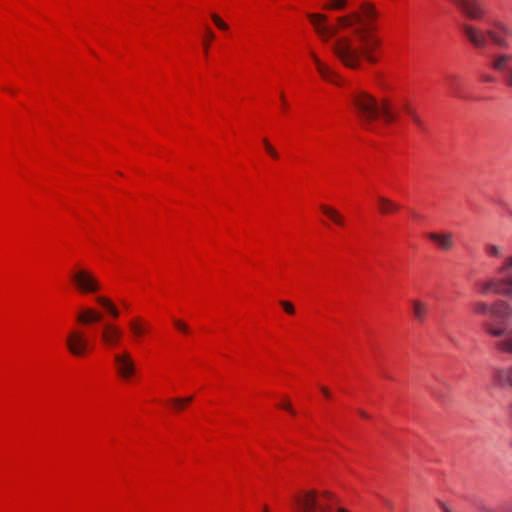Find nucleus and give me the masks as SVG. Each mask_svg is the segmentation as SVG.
<instances>
[{"label": "nucleus", "mask_w": 512, "mask_h": 512, "mask_svg": "<svg viewBox=\"0 0 512 512\" xmlns=\"http://www.w3.org/2000/svg\"><path fill=\"white\" fill-rule=\"evenodd\" d=\"M307 18L320 40L331 42V52L345 67L357 70L364 61H378L382 40L376 32L377 11L371 3L363 2L360 11L339 16L334 24H328V17L322 13H308Z\"/></svg>", "instance_id": "obj_1"}, {"label": "nucleus", "mask_w": 512, "mask_h": 512, "mask_svg": "<svg viewBox=\"0 0 512 512\" xmlns=\"http://www.w3.org/2000/svg\"><path fill=\"white\" fill-rule=\"evenodd\" d=\"M496 277H492L478 284L482 295L497 294L510 298L511 301L497 300L493 303L476 301L473 303V312L476 315L492 316L504 322L512 319V255L506 256L496 270Z\"/></svg>", "instance_id": "obj_2"}, {"label": "nucleus", "mask_w": 512, "mask_h": 512, "mask_svg": "<svg viewBox=\"0 0 512 512\" xmlns=\"http://www.w3.org/2000/svg\"><path fill=\"white\" fill-rule=\"evenodd\" d=\"M353 105L361 122L371 130H374L376 120L379 118L385 124L397 122L400 118V112L406 114L417 127L421 128L423 126V121L415 108L407 101L393 103L390 99L384 97L378 103L372 95L360 91L353 97Z\"/></svg>", "instance_id": "obj_3"}, {"label": "nucleus", "mask_w": 512, "mask_h": 512, "mask_svg": "<svg viewBox=\"0 0 512 512\" xmlns=\"http://www.w3.org/2000/svg\"><path fill=\"white\" fill-rule=\"evenodd\" d=\"M292 512H350L340 507L336 497L328 491H301L293 496Z\"/></svg>", "instance_id": "obj_4"}, {"label": "nucleus", "mask_w": 512, "mask_h": 512, "mask_svg": "<svg viewBox=\"0 0 512 512\" xmlns=\"http://www.w3.org/2000/svg\"><path fill=\"white\" fill-rule=\"evenodd\" d=\"M69 279L75 290L82 295H94L102 289L98 276L85 266H76L70 272Z\"/></svg>", "instance_id": "obj_5"}, {"label": "nucleus", "mask_w": 512, "mask_h": 512, "mask_svg": "<svg viewBox=\"0 0 512 512\" xmlns=\"http://www.w3.org/2000/svg\"><path fill=\"white\" fill-rule=\"evenodd\" d=\"M99 343L106 351L115 353L123 345L124 331L112 322H104L98 332Z\"/></svg>", "instance_id": "obj_6"}, {"label": "nucleus", "mask_w": 512, "mask_h": 512, "mask_svg": "<svg viewBox=\"0 0 512 512\" xmlns=\"http://www.w3.org/2000/svg\"><path fill=\"white\" fill-rule=\"evenodd\" d=\"M115 372L123 382H130L137 373L135 360L129 350L122 349L112 354Z\"/></svg>", "instance_id": "obj_7"}, {"label": "nucleus", "mask_w": 512, "mask_h": 512, "mask_svg": "<svg viewBox=\"0 0 512 512\" xmlns=\"http://www.w3.org/2000/svg\"><path fill=\"white\" fill-rule=\"evenodd\" d=\"M483 329L488 335L498 338L494 344L496 350L512 355V325L508 327L485 322Z\"/></svg>", "instance_id": "obj_8"}, {"label": "nucleus", "mask_w": 512, "mask_h": 512, "mask_svg": "<svg viewBox=\"0 0 512 512\" xmlns=\"http://www.w3.org/2000/svg\"><path fill=\"white\" fill-rule=\"evenodd\" d=\"M65 345L68 352L76 358L86 356L91 350L90 341L85 332L78 329H72L67 333Z\"/></svg>", "instance_id": "obj_9"}, {"label": "nucleus", "mask_w": 512, "mask_h": 512, "mask_svg": "<svg viewBox=\"0 0 512 512\" xmlns=\"http://www.w3.org/2000/svg\"><path fill=\"white\" fill-rule=\"evenodd\" d=\"M488 39L499 48H508L512 39V27L500 20L491 22L486 30Z\"/></svg>", "instance_id": "obj_10"}, {"label": "nucleus", "mask_w": 512, "mask_h": 512, "mask_svg": "<svg viewBox=\"0 0 512 512\" xmlns=\"http://www.w3.org/2000/svg\"><path fill=\"white\" fill-rule=\"evenodd\" d=\"M465 17L470 20L480 21L486 16V10L481 0H448Z\"/></svg>", "instance_id": "obj_11"}, {"label": "nucleus", "mask_w": 512, "mask_h": 512, "mask_svg": "<svg viewBox=\"0 0 512 512\" xmlns=\"http://www.w3.org/2000/svg\"><path fill=\"white\" fill-rule=\"evenodd\" d=\"M490 65L492 69L503 74L505 84L512 89V54H494L491 57Z\"/></svg>", "instance_id": "obj_12"}, {"label": "nucleus", "mask_w": 512, "mask_h": 512, "mask_svg": "<svg viewBox=\"0 0 512 512\" xmlns=\"http://www.w3.org/2000/svg\"><path fill=\"white\" fill-rule=\"evenodd\" d=\"M444 86L447 93L456 99H467L465 80L462 76L455 73H450L445 76Z\"/></svg>", "instance_id": "obj_13"}, {"label": "nucleus", "mask_w": 512, "mask_h": 512, "mask_svg": "<svg viewBox=\"0 0 512 512\" xmlns=\"http://www.w3.org/2000/svg\"><path fill=\"white\" fill-rule=\"evenodd\" d=\"M461 30L465 35L466 39L475 48L482 49L486 47L488 39L486 31H483L482 29L468 23H463L461 25Z\"/></svg>", "instance_id": "obj_14"}, {"label": "nucleus", "mask_w": 512, "mask_h": 512, "mask_svg": "<svg viewBox=\"0 0 512 512\" xmlns=\"http://www.w3.org/2000/svg\"><path fill=\"white\" fill-rule=\"evenodd\" d=\"M309 56L323 80L335 85L340 84V76L337 72H335L328 64L323 62L313 50L309 52Z\"/></svg>", "instance_id": "obj_15"}, {"label": "nucleus", "mask_w": 512, "mask_h": 512, "mask_svg": "<svg viewBox=\"0 0 512 512\" xmlns=\"http://www.w3.org/2000/svg\"><path fill=\"white\" fill-rule=\"evenodd\" d=\"M128 329L135 343H140L150 332V324L142 317L132 318L128 323Z\"/></svg>", "instance_id": "obj_16"}, {"label": "nucleus", "mask_w": 512, "mask_h": 512, "mask_svg": "<svg viewBox=\"0 0 512 512\" xmlns=\"http://www.w3.org/2000/svg\"><path fill=\"white\" fill-rule=\"evenodd\" d=\"M102 319L103 314L93 307L82 308L76 316V321L82 325L99 323Z\"/></svg>", "instance_id": "obj_17"}, {"label": "nucleus", "mask_w": 512, "mask_h": 512, "mask_svg": "<svg viewBox=\"0 0 512 512\" xmlns=\"http://www.w3.org/2000/svg\"><path fill=\"white\" fill-rule=\"evenodd\" d=\"M427 238L442 251H449L454 246L453 234L451 232H430L427 234Z\"/></svg>", "instance_id": "obj_18"}, {"label": "nucleus", "mask_w": 512, "mask_h": 512, "mask_svg": "<svg viewBox=\"0 0 512 512\" xmlns=\"http://www.w3.org/2000/svg\"><path fill=\"white\" fill-rule=\"evenodd\" d=\"M376 203L378 211L382 215L393 214L401 209L400 204L380 194L376 196Z\"/></svg>", "instance_id": "obj_19"}, {"label": "nucleus", "mask_w": 512, "mask_h": 512, "mask_svg": "<svg viewBox=\"0 0 512 512\" xmlns=\"http://www.w3.org/2000/svg\"><path fill=\"white\" fill-rule=\"evenodd\" d=\"M493 380L500 387H509L512 389V365L506 368L494 369Z\"/></svg>", "instance_id": "obj_20"}, {"label": "nucleus", "mask_w": 512, "mask_h": 512, "mask_svg": "<svg viewBox=\"0 0 512 512\" xmlns=\"http://www.w3.org/2000/svg\"><path fill=\"white\" fill-rule=\"evenodd\" d=\"M411 308L414 318L419 323H424L427 319L428 312H429V306L426 302L419 300V299H413L411 300Z\"/></svg>", "instance_id": "obj_21"}, {"label": "nucleus", "mask_w": 512, "mask_h": 512, "mask_svg": "<svg viewBox=\"0 0 512 512\" xmlns=\"http://www.w3.org/2000/svg\"><path fill=\"white\" fill-rule=\"evenodd\" d=\"M319 208L321 212L337 226L344 227L346 225V219L344 215L337 209L326 204H321Z\"/></svg>", "instance_id": "obj_22"}, {"label": "nucleus", "mask_w": 512, "mask_h": 512, "mask_svg": "<svg viewBox=\"0 0 512 512\" xmlns=\"http://www.w3.org/2000/svg\"><path fill=\"white\" fill-rule=\"evenodd\" d=\"M95 301L98 305L103 307L113 319H118L120 317V310L110 298L106 296H97Z\"/></svg>", "instance_id": "obj_23"}, {"label": "nucleus", "mask_w": 512, "mask_h": 512, "mask_svg": "<svg viewBox=\"0 0 512 512\" xmlns=\"http://www.w3.org/2000/svg\"><path fill=\"white\" fill-rule=\"evenodd\" d=\"M192 401V396L185 398H171L167 400L166 404L172 409V411L180 412L184 410Z\"/></svg>", "instance_id": "obj_24"}, {"label": "nucleus", "mask_w": 512, "mask_h": 512, "mask_svg": "<svg viewBox=\"0 0 512 512\" xmlns=\"http://www.w3.org/2000/svg\"><path fill=\"white\" fill-rule=\"evenodd\" d=\"M480 512H512L511 506L508 503H500L498 505L481 504L479 506Z\"/></svg>", "instance_id": "obj_25"}, {"label": "nucleus", "mask_w": 512, "mask_h": 512, "mask_svg": "<svg viewBox=\"0 0 512 512\" xmlns=\"http://www.w3.org/2000/svg\"><path fill=\"white\" fill-rule=\"evenodd\" d=\"M348 5V0H328L323 4L322 9L327 11H341Z\"/></svg>", "instance_id": "obj_26"}, {"label": "nucleus", "mask_w": 512, "mask_h": 512, "mask_svg": "<svg viewBox=\"0 0 512 512\" xmlns=\"http://www.w3.org/2000/svg\"><path fill=\"white\" fill-rule=\"evenodd\" d=\"M215 37L216 36L213 30L210 27H207L205 29V35L202 40V48L205 57L208 56L211 43L215 40Z\"/></svg>", "instance_id": "obj_27"}, {"label": "nucleus", "mask_w": 512, "mask_h": 512, "mask_svg": "<svg viewBox=\"0 0 512 512\" xmlns=\"http://www.w3.org/2000/svg\"><path fill=\"white\" fill-rule=\"evenodd\" d=\"M262 143H263L266 153L273 160H279L280 155H279L278 151L275 149V147L270 143V141L267 138H263Z\"/></svg>", "instance_id": "obj_28"}, {"label": "nucleus", "mask_w": 512, "mask_h": 512, "mask_svg": "<svg viewBox=\"0 0 512 512\" xmlns=\"http://www.w3.org/2000/svg\"><path fill=\"white\" fill-rule=\"evenodd\" d=\"M487 255L495 258H499L502 256L503 248L499 245L495 244H487L484 248Z\"/></svg>", "instance_id": "obj_29"}, {"label": "nucleus", "mask_w": 512, "mask_h": 512, "mask_svg": "<svg viewBox=\"0 0 512 512\" xmlns=\"http://www.w3.org/2000/svg\"><path fill=\"white\" fill-rule=\"evenodd\" d=\"M211 20L213 21L214 25L221 31H228L229 25L216 13H212L210 15Z\"/></svg>", "instance_id": "obj_30"}, {"label": "nucleus", "mask_w": 512, "mask_h": 512, "mask_svg": "<svg viewBox=\"0 0 512 512\" xmlns=\"http://www.w3.org/2000/svg\"><path fill=\"white\" fill-rule=\"evenodd\" d=\"M173 323H174L175 328L177 330H179L181 333L186 334V335L190 333V327L182 320L175 319L173 321Z\"/></svg>", "instance_id": "obj_31"}, {"label": "nucleus", "mask_w": 512, "mask_h": 512, "mask_svg": "<svg viewBox=\"0 0 512 512\" xmlns=\"http://www.w3.org/2000/svg\"><path fill=\"white\" fill-rule=\"evenodd\" d=\"M279 304L281 305V307L287 314H289V315L295 314V307L291 302L286 301V300H281L279 302Z\"/></svg>", "instance_id": "obj_32"}, {"label": "nucleus", "mask_w": 512, "mask_h": 512, "mask_svg": "<svg viewBox=\"0 0 512 512\" xmlns=\"http://www.w3.org/2000/svg\"><path fill=\"white\" fill-rule=\"evenodd\" d=\"M278 407L280 409H284V410L288 411L289 413H291L293 415L295 414V410L293 409L291 403L287 399H284L281 403H279Z\"/></svg>", "instance_id": "obj_33"}, {"label": "nucleus", "mask_w": 512, "mask_h": 512, "mask_svg": "<svg viewBox=\"0 0 512 512\" xmlns=\"http://www.w3.org/2000/svg\"><path fill=\"white\" fill-rule=\"evenodd\" d=\"M320 390H321V392H322L323 396H324L326 399H328V400H331V399H332V393H331V391H330L327 387H325V386H321V387H320Z\"/></svg>", "instance_id": "obj_34"}, {"label": "nucleus", "mask_w": 512, "mask_h": 512, "mask_svg": "<svg viewBox=\"0 0 512 512\" xmlns=\"http://www.w3.org/2000/svg\"><path fill=\"white\" fill-rule=\"evenodd\" d=\"M438 505H439V508L441 509L442 512H453L451 510V508L446 504L444 503L443 501H438Z\"/></svg>", "instance_id": "obj_35"}, {"label": "nucleus", "mask_w": 512, "mask_h": 512, "mask_svg": "<svg viewBox=\"0 0 512 512\" xmlns=\"http://www.w3.org/2000/svg\"><path fill=\"white\" fill-rule=\"evenodd\" d=\"M279 98H280V101H281V104H282L283 108L285 109L287 107V101H286L285 93L284 92H280Z\"/></svg>", "instance_id": "obj_36"}, {"label": "nucleus", "mask_w": 512, "mask_h": 512, "mask_svg": "<svg viewBox=\"0 0 512 512\" xmlns=\"http://www.w3.org/2000/svg\"><path fill=\"white\" fill-rule=\"evenodd\" d=\"M508 415H509L510 420L512 421V402L508 406Z\"/></svg>", "instance_id": "obj_37"}, {"label": "nucleus", "mask_w": 512, "mask_h": 512, "mask_svg": "<svg viewBox=\"0 0 512 512\" xmlns=\"http://www.w3.org/2000/svg\"><path fill=\"white\" fill-rule=\"evenodd\" d=\"M358 413H359V415H360L361 417H363V418H368V417H369V416H368V414H367L365 411H363V410H359V412H358Z\"/></svg>", "instance_id": "obj_38"}, {"label": "nucleus", "mask_w": 512, "mask_h": 512, "mask_svg": "<svg viewBox=\"0 0 512 512\" xmlns=\"http://www.w3.org/2000/svg\"><path fill=\"white\" fill-rule=\"evenodd\" d=\"M262 512H270L267 505H264L262 508Z\"/></svg>", "instance_id": "obj_39"}, {"label": "nucleus", "mask_w": 512, "mask_h": 512, "mask_svg": "<svg viewBox=\"0 0 512 512\" xmlns=\"http://www.w3.org/2000/svg\"><path fill=\"white\" fill-rule=\"evenodd\" d=\"M385 503H386L388 508H390V509L392 508V504L389 501H385Z\"/></svg>", "instance_id": "obj_40"}, {"label": "nucleus", "mask_w": 512, "mask_h": 512, "mask_svg": "<svg viewBox=\"0 0 512 512\" xmlns=\"http://www.w3.org/2000/svg\"><path fill=\"white\" fill-rule=\"evenodd\" d=\"M510 446L512 447V440L510 441Z\"/></svg>", "instance_id": "obj_41"}]
</instances>
